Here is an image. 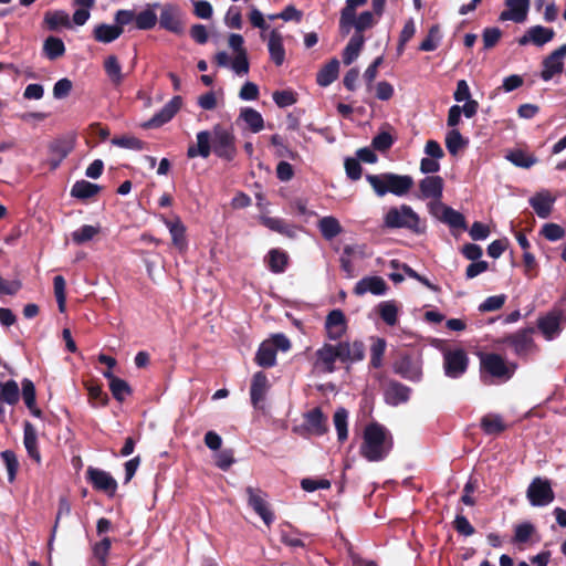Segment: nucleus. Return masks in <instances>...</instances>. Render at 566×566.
Returning a JSON list of instances; mask_svg holds the SVG:
<instances>
[{"label": "nucleus", "instance_id": "1", "mask_svg": "<svg viewBox=\"0 0 566 566\" xmlns=\"http://www.w3.org/2000/svg\"><path fill=\"white\" fill-rule=\"evenodd\" d=\"M197 143L189 145L188 158L207 159L213 154L219 159L231 163L238 156L237 137L231 126L213 125L211 130H200L196 135Z\"/></svg>", "mask_w": 566, "mask_h": 566}, {"label": "nucleus", "instance_id": "2", "mask_svg": "<svg viewBox=\"0 0 566 566\" xmlns=\"http://www.w3.org/2000/svg\"><path fill=\"white\" fill-rule=\"evenodd\" d=\"M394 441L388 430L378 422H371L364 429L360 454L370 462L384 460L392 449Z\"/></svg>", "mask_w": 566, "mask_h": 566}, {"label": "nucleus", "instance_id": "3", "mask_svg": "<svg viewBox=\"0 0 566 566\" xmlns=\"http://www.w3.org/2000/svg\"><path fill=\"white\" fill-rule=\"evenodd\" d=\"M366 180L378 197H384L388 192L402 197L407 195L413 186V179L411 176L397 175L394 172H385L380 175L368 174L366 175Z\"/></svg>", "mask_w": 566, "mask_h": 566}, {"label": "nucleus", "instance_id": "4", "mask_svg": "<svg viewBox=\"0 0 566 566\" xmlns=\"http://www.w3.org/2000/svg\"><path fill=\"white\" fill-rule=\"evenodd\" d=\"M384 222L389 229H407L416 234H422L426 231V224L421 222L420 217L408 205L390 208L384 218Z\"/></svg>", "mask_w": 566, "mask_h": 566}, {"label": "nucleus", "instance_id": "5", "mask_svg": "<svg viewBox=\"0 0 566 566\" xmlns=\"http://www.w3.org/2000/svg\"><path fill=\"white\" fill-rule=\"evenodd\" d=\"M291 347V340L284 334H273L270 338L260 344L255 353L254 361L262 368L274 367L276 365L277 350L286 353Z\"/></svg>", "mask_w": 566, "mask_h": 566}, {"label": "nucleus", "instance_id": "6", "mask_svg": "<svg viewBox=\"0 0 566 566\" xmlns=\"http://www.w3.org/2000/svg\"><path fill=\"white\" fill-rule=\"evenodd\" d=\"M481 378L485 382L484 374L499 379L501 381H507L515 373L516 364H507L505 359L495 353H488L481 355Z\"/></svg>", "mask_w": 566, "mask_h": 566}, {"label": "nucleus", "instance_id": "7", "mask_svg": "<svg viewBox=\"0 0 566 566\" xmlns=\"http://www.w3.org/2000/svg\"><path fill=\"white\" fill-rule=\"evenodd\" d=\"M443 371L448 378L459 379L469 368L470 358L463 348H450L442 352Z\"/></svg>", "mask_w": 566, "mask_h": 566}, {"label": "nucleus", "instance_id": "8", "mask_svg": "<svg viewBox=\"0 0 566 566\" xmlns=\"http://www.w3.org/2000/svg\"><path fill=\"white\" fill-rule=\"evenodd\" d=\"M392 370L403 379L419 382L422 379V359L412 354H401L392 364Z\"/></svg>", "mask_w": 566, "mask_h": 566}, {"label": "nucleus", "instance_id": "9", "mask_svg": "<svg viewBox=\"0 0 566 566\" xmlns=\"http://www.w3.org/2000/svg\"><path fill=\"white\" fill-rule=\"evenodd\" d=\"M526 497L533 506L551 504L555 499L551 481L539 476L534 478L527 488Z\"/></svg>", "mask_w": 566, "mask_h": 566}, {"label": "nucleus", "instance_id": "10", "mask_svg": "<svg viewBox=\"0 0 566 566\" xmlns=\"http://www.w3.org/2000/svg\"><path fill=\"white\" fill-rule=\"evenodd\" d=\"M429 211L432 216L438 218L441 222L448 224L451 229H467V221L464 216L442 202H430Z\"/></svg>", "mask_w": 566, "mask_h": 566}, {"label": "nucleus", "instance_id": "11", "mask_svg": "<svg viewBox=\"0 0 566 566\" xmlns=\"http://www.w3.org/2000/svg\"><path fill=\"white\" fill-rule=\"evenodd\" d=\"M182 106V97L174 96L164 107L157 112L151 118L142 124L145 129L159 128L170 122Z\"/></svg>", "mask_w": 566, "mask_h": 566}, {"label": "nucleus", "instance_id": "12", "mask_svg": "<svg viewBox=\"0 0 566 566\" xmlns=\"http://www.w3.org/2000/svg\"><path fill=\"white\" fill-rule=\"evenodd\" d=\"M534 332V327H525L516 333L504 336L500 343L513 347V350L517 356H525L534 346V340L532 338Z\"/></svg>", "mask_w": 566, "mask_h": 566}, {"label": "nucleus", "instance_id": "13", "mask_svg": "<svg viewBox=\"0 0 566 566\" xmlns=\"http://www.w3.org/2000/svg\"><path fill=\"white\" fill-rule=\"evenodd\" d=\"M86 480L92 484L96 491L106 493L108 496H114L117 490V482L111 473L88 467L86 470Z\"/></svg>", "mask_w": 566, "mask_h": 566}, {"label": "nucleus", "instance_id": "14", "mask_svg": "<svg viewBox=\"0 0 566 566\" xmlns=\"http://www.w3.org/2000/svg\"><path fill=\"white\" fill-rule=\"evenodd\" d=\"M566 56V43L554 50L542 61L541 78L545 82L551 81L555 75L560 74L564 69V57Z\"/></svg>", "mask_w": 566, "mask_h": 566}, {"label": "nucleus", "instance_id": "15", "mask_svg": "<svg viewBox=\"0 0 566 566\" xmlns=\"http://www.w3.org/2000/svg\"><path fill=\"white\" fill-rule=\"evenodd\" d=\"M248 494L249 506L262 518V521L270 526L274 521V514L269 509L265 501V493L261 489L248 486L245 489Z\"/></svg>", "mask_w": 566, "mask_h": 566}, {"label": "nucleus", "instance_id": "16", "mask_svg": "<svg viewBox=\"0 0 566 566\" xmlns=\"http://www.w3.org/2000/svg\"><path fill=\"white\" fill-rule=\"evenodd\" d=\"M564 319V312L560 308H554L537 321V327L544 337L548 340L556 337L560 332V324Z\"/></svg>", "mask_w": 566, "mask_h": 566}, {"label": "nucleus", "instance_id": "17", "mask_svg": "<svg viewBox=\"0 0 566 566\" xmlns=\"http://www.w3.org/2000/svg\"><path fill=\"white\" fill-rule=\"evenodd\" d=\"M326 337L329 340H339L347 332V321L342 310L331 311L324 324Z\"/></svg>", "mask_w": 566, "mask_h": 566}, {"label": "nucleus", "instance_id": "18", "mask_svg": "<svg viewBox=\"0 0 566 566\" xmlns=\"http://www.w3.org/2000/svg\"><path fill=\"white\" fill-rule=\"evenodd\" d=\"M411 388L398 380H388L384 389L385 402L389 406H399L406 403L410 399Z\"/></svg>", "mask_w": 566, "mask_h": 566}, {"label": "nucleus", "instance_id": "19", "mask_svg": "<svg viewBox=\"0 0 566 566\" xmlns=\"http://www.w3.org/2000/svg\"><path fill=\"white\" fill-rule=\"evenodd\" d=\"M444 181L441 176H427L419 181L420 198L432 199V202H441Z\"/></svg>", "mask_w": 566, "mask_h": 566}, {"label": "nucleus", "instance_id": "20", "mask_svg": "<svg viewBox=\"0 0 566 566\" xmlns=\"http://www.w3.org/2000/svg\"><path fill=\"white\" fill-rule=\"evenodd\" d=\"M336 347L339 352V361L343 364H354L365 358V345L361 340L338 342Z\"/></svg>", "mask_w": 566, "mask_h": 566}, {"label": "nucleus", "instance_id": "21", "mask_svg": "<svg viewBox=\"0 0 566 566\" xmlns=\"http://www.w3.org/2000/svg\"><path fill=\"white\" fill-rule=\"evenodd\" d=\"M158 21L159 27L166 31L177 35L184 33V25L179 17L178 8L172 4L163 7Z\"/></svg>", "mask_w": 566, "mask_h": 566}, {"label": "nucleus", "instance_id": "22", "mask_svg": "<svg viewBox=\"0 0 566 566\" xmlns=\"http://www.w3.org/2000/svg\"><path fill=\"white\" fill-rule=\"evenodd\" d=\"M315 366L324 373H334L336 369L335 363L339 360V352L336 345L324 344L315 353Z\"/></svg>", "mask_w": 566, "mask_h": 566}, {"label": "nucleus", "instance_id": "23", "mask_svg": "<svg viewBox=\"0 0 566 566\" xmlns=\"http://www.w3.org/2000/svg\"><path fill=\"white\" fill-rule=\"evenodd\" d=\"M505 6L509 9L501 12L500 21L522 23L526 20L530 0H505Z\"/></svg>", "mask_w": 566, "mask_h": 566}, {"label": "nucleus", "instance_id": "24", "mask_svg": "<svg viewBox=\"0 0 566 566\" xmlns=\"http://www.w3.org/2000/svg\"><path fill=\"white\" fill-rule=\"evenodd\" d=\"M270 388L269 379L263 371H256L251 380L250 398L254 408H259L264 401L266 392Z\"/></svg>", "mask_w": 566, "mask_h": 566}, {"label": "nucleus", "instance_id": "25", "mask_svg": "<svg viewBox=\"0 0 566 566\" xmlns=\"http://www.w3.org/2000/svg\"><path fill=\"white\" fill-rule=\"evenodd\" d=\"M555 36V32L553 29L545 28L542 25L531 27L526 33L520 38L518 43L521 45H525L530 42L537 46H542L547 42L552 41Z\"/></svg>", "mask_w": 566, "mask_h": 566}, {"label": "nucleus", "instance_id": "26", "mask_svg": "<svg viewBox=\"0 0 566 566\" xmlns=\"http://www.w3.org/2000/svg\"><path fill=\"white\" fill-rule=\"evenodd\" d=\"M554 203L555 197H553L548 190L538 191L530 199L531 207L542 219H546L551 216Z\"/></svg>", "mask_w": 566, "mask_h": 566}, {"label": "nucleus", "instance_id": "27", "mask_svg": "<svg viewBox=\"0 0 566 566\" xmlns=\"http://www.w3.org/2000/svg\"><path fill=\"white\" fill-rule=\"evenodd\" d=\"M386 291L387 284L380 276H366L359 280L354 287V293L356 295H364L367 292H370L374 295H382Z\"/></svg>", "mask_w": 566, "mask_h": 566}, {"label": "nucleus", "instance_id": "28", "mask_svg": "<svg viewBox=\"0 0 566 566\" xmlns=\"http://www.w3.org/2000/svg\"><path fill=\"white\" fill-rule=\"evenodd\" d=\"M163 221L169 229L174 247L179 251H184L187 248L188 242L186 238V227L180 218L176 217L174 220H169L163 217Z\"/></svg>", "mask_w": 566, "mask_h": 566}, {"label": "nucleus", "instance_id": "29", "mask_svg": "<svg viewBox=\"0 0 566 566\" xmlns=\"http://www.w3.org/2000/svg\"><path fill=\"white\" fill-rule=\"evenodd\" d=\"M103 376L108 380L109 390L114 399L117 401L123 402L127 396L133 394L129 384L126 380L115 376L112 370L103 371Z\"/></svg>", "mask_w": 566, "mask_h": 566}, {"label": "nucleus", "instance_id": "30", "mask_svg": "<svg viewBox=\"0 0 566 566\" xmlns=\"http://www.w3.org/2000/svg\"><path fill=\"white\" fill-rule=\"evenodd\" d=\"M307 429L316 436H323L327 432V418L319 407H315L304 415Z\"/></svg>", "mask_w": 566, "mask_h": 566}, {"label": "nucleus", "instance_id": "31", "mask_svg": "<svg viewBox=\"0 0 566 566\" xmlns=\"http://www.w3.org/2000/svg\"><path fill=\"white\" fill-rule=\"evenodd\" d=\"M268 49L270 57L276 66H281L285 60L283 36L277 30H272L269 36Z\"/></svg>", "mask_w": 566, "mask_h": 566}, {"label": "nucleus", "instance_id": "32", "mask_svg": "<svg viewBox=\"0 0 566 566\" xmlns=\"http://www.w3.org/2000/svg\"><path fill=\"white\" fill-rule=\"evenodd\" d=\"M261 223L271 231L277 232L287 238H294L296 235L297 228L286 222L284 219L275 217H262Z\"/></svg>", "mask_w": 566, "mask_h": 566}, {"label": "nucleus", "instance_id": "33", "mask_svg": "<svg viewBox=\"0 0 566 566\" xmlns=\"http://www.w3.org/2000/svg\"><path fill=\"white\" fill-rule=\"evenodd\" d=\"M102 190V187L92 184L87 180H77L71 188V197L80 199V200H88L93 197H95L99 191Z\"/></svg>", "mask_w": 566, "mask_h": 566}, {"label": "nucleus", "instance_id": "34", "mask_svg": "<svg viewBox=\"0 0 566 566\" xmlns=\"http://www.w3.org/2000/svg\"><path fill=\"white\" fill-rule=\"evenodd\" d=\"M289 254L281 249H271L266 255L268 268L271 272L283 273L289 265Z\"/></svg>", "mask_w": 566, "mask_h": 566}, {"label": "nucleus", "instance_id": "35", "mask_svg": "<svg viewBox=\"0 0 566 566\" xmlns=\"http://www.w3.org/2000/svg\"><path fill=\"white\" fill-rule=\"evenodd\" d=\"M23 443L27 449L28 455L33 459L36 463L41 462V454L38 449V438L33 426L25 421L24 423V437Z\"/></svg>", "mask_w": 566, "mask_h": 566}, {"label": "nucleus", "instance_id": "36", "mask_svg": "<svg viewBox=\"0 0 566 566\" xmlns=\"http://www.w3.org/2000/svg\"><path fill=\"white\" fill-rule=\"evenodd\" d=\"M338 73L339 62L337 59H332L318 71L316 82L319 86L326 87L338 77Z\"/></svg>", "mask_w": 566, "mask_h": 566}, {"label": "nucleus", "instance_id": "37", "mask_svg": "<svg viewBox=\"0 0 566 566\" xmlns=\"http://www.w3.org/2000/svg\"><path fill=\"white\" fill-rule=\"evenodd\" d=\"M124 32L123 28L111 24H98L94 28L93 35L97 42L111 43Z\"/></svg>", "mask_w": 566, "mask_h": 566}, {"label": "nucleus", "instance_id": "38", "mask_svg": "<svg viewBox=\"0 0 566 566\" xmlns=\"http://www.w3.org/2000/svg\"><path fill=\"white\" fill-rule=\"evenodd\" d=\"M42 52L51 61L57 60L65 54V45L62 39L57 36H48L44 40Z\"/></svg>", "mask_w": 566, "mask_h": 566}, {"label": "nucleus", "instance_id": "39", "mask_svg": "<svg viewBox=\"0 0 566 566\" xmlns=\"http://www.w3.org/2000/svg\"><path fill=\"white\" fill-rule=\"evenodd\" d=\"M365 43L364 35H353L345 49L343 50V62L345 65H350L359 55Z\"/></svg>", "mask_w": 566, "mask_h": 566}, {"label": "nucleus", "instance_id": "40", "mask_svg": "<svg viewBox=\"0 0 566 566\" xmlns=\"http://www.w3.org/2000/svg\"><path fill=\"white\" fill-rule=\"evenodd\" d=\"M88 400L93 407H105L109 402L108 395L103 390L102 385L96 381H87L84 384Z\"/></svg>", "mask_w": 566, "mask_h": 566}, {"label": "nucleus", "instance_id": "41", "mask_svg": "<svg viewBox=\"0 0 566 566\" xmlns=\"http://www.w3.org/2000/svg\"><path fill=\"white\" fill-rule=\"evenodd\" d=\"M103 66L113 85L118 86L123 83L124 74L122 73V66L116 55H108L104 60Z\"/></svg>", "mask_w": 566, "mask_h": 566}, {"label": "nucleus", "instance_id": "42", "mask_svg": "<svg viewBox=\"0 0 566 566\" xmlns=\"http://www.w3.org/2000/svg\"><path fill=\"white\" fill-rule=\"evenodd\" d=\"M318 229L326 240H332L342 233L343 228L339 221L333 216L323 217L318 221Z\"/></svg>", "mask_w": 566, "mask_h": 566}, {"label": "nucleus", "instance_id": "43", "mask_svg": "<svg viewBox=\"0 0 566 566\" xmlns=\"http://www.w3.org/2000/svg\"><path fill=\"white\" fill-rule=\"evenodd\" d=\"M505 158L511 161L514 166L528 169L537 163V157L533 154H528L522 149L511 150Z\"/></svg>", "mask_w": 566, "mask_h": 566}, {"label": "nucleus", "instance_id": "44", "mask_svg": "<svg viewBox=\"0 0 566 566\" xmlns=\"http://www.w3.org/2000/svg\"><path fill=\"white\" fill-rule=\"evenodd\" d=\"M481 429L485 434H500L506 429V424L499 415H486L481 419Z\"/></svg>", "mask_w": 566, "mask_h": 566}, {"label": "nucleus", "instance_id": "45", "mask_svg": "<svg viewBox=\"0 0 566 566\" xmlns=\"http://www.w3.org/2000/svg\"><path fill=\"white\" fill-rule=\"evenodd\" d=\"M0 397L1 400L10 406H14L20 399V389L15 380L11 379L4 382H0Z\"/></svg>", "mask_w": 566, "mask_h": 566}, {"label": "nucleus", "instance_id": "46", "mask_svg": "<svg viewBox=\"0 0 566 566\" xmlns=\"http://www.w3.org/2000/svg\"><path fill=\"white\" fill-rule=\"evenodd\" d=\"M242 118L253 133H259L264 128V120L262 115L251 107L242 108L240 112Z\"/></svg>", "mask_w": 566, "mask_h": 566}, {"label": "nucleus", "instance_id": "47", "mask_svg": "<svg viewBox=\"0 0 566 566\" xmlns=\"http://www.w3.org/2000/svg\"><path fill=\"white\" fill-rule=\"evenodd\" d=\"M99 232V226L84 224L80 229L72 232V240L75 244L81 245L91 241Z\"/></svg>", "mask_w": 566, "mask_h": 566}, {"label": "nucleus", "instance_id": "48", "mask_svg": "<svg viewBox=\"0 0 566 566\" xmlns=\"http://www.w3.org/2000/svg\"><path fill=\"white\" fill-rule=\"evenodd\" d=\"M44 22L50 30L54 31L59 27H70V17L62 10L46 11Z\"/></svg>", "mask_w": 566, "mask_h": 566}, {"label": "nucleus", "instance_id": "49", "mask_svg": "<svg viewBox=\"0 0 566 566\" xmlns=\"http://www.w3.org/2000/svg\"><path fill=\"white\" fill-rule=\"evenodd\" d=\"M380 318L389 326L396 325L398 321V307L394 301L381 302L378 305Z\"/></svg>", "mask_w": 566, "mask_h": 566}, {"label": "nucleus", "instance_id": "50", "mask_svg": "<svg viewBox=\"0 0 566 566\" xmlns=\"http://www.w3.org/2000/svg\"><path fill=\"white\" fill-rule=\"evenodd\" d=\"M158 21L156 12L148 6L145 10L136 14L135 23L138 30H151Z\"/></svg>", "mask_w": 566, "mask_h": 566}, {"label": "nucleus", "instance_id": "51", "mask_svg": "<svg viewBox=\"0 0 566 566\" xmlns=\"http://www.w3.org/2000/svg\"><path fill=\"white\" fill-rule=\"evenodd\" d=\"M348 412L345 408H338L334 413V424L337 431L338 441L344 442L348 437L347 429Z\"/></svg>", "mask_w": 566, "mask_h": 566}, {"label": "nucleus", "instance_id": "52", "mask_svg": "<svg viewBox=\"0 0 566 566\" xmlns=\"http://www.w3.org/2000/svg\"><path fill=\"white\" fill-rule=\"evenodd\" d=\"M467 144L468 140L463 138L458 129L453 128L447 133L446 147L452 156H455Z\"/></svg>", "mask_w": 566, "mask_h": 566}, {"label": "nucleus", "instance_id": "53", "mask_svg": "<svg viewBox=\"0 0 566 566\" xmlns=\"http://www.w3.org/2000/svg\"><path fill=\"white\" fill-rule=\"evenodd\" d=\"M271 145H273L276 148L275 155L277 157L289 158V159H292V160H295L296 158H298L297 151L292 150L284 143V138L281 135H279V134H274V135L271 136Z\"/></svg>", "mask_w": 566, "mask_h": 566}, {"label": "nucleus", "instance_id": "54", "mask_svg": "<svg viewBox=\"0 0 566 566\" xmlns=\"http://www.w3.org/2000/svg\"><path fill=\"white\" fill-rule=\"evenodd\" d=\"M376 24V20L374 18V13L370 11H364L358 17L355 14L354 29L355 33L353 35H364V31L373 28Z\"/></svg>", "mask_w": 566, "mask_h": 566}, {"label": "nucleus", "instance_id": "55", "mask_svg": "<svg viewBox=\"0 0 566 566\" xmlns=\"http://www.w3.org/2000/svg\"><path fill=\"white\" fill-rule=\"evenodd\" d=\"M0 457L3 460L8 471V481L10 483L14 482L19 470V461L15 453L11 450H4L0 453Z\"/></svg>", "mask_w": 566, "mask_h": 566}, {"label": "nucleus", "instance_id": "56", "mask_svg": "<svg viewBox=\"0 0 566 566\" xmlns=\"http://www.w3.org/2000/svg\"><path fill=\"white\" fill-rule=\"evenodd\" d=\"M73 140L62 138L53 140L49 145V150L53 156L64 159L73 150Z\"/></svg>", "mask_w": 566, "mask_h": 566}, {"label": "nucleus", "instance_id": "57", "mask_svg": "<svg viewBox=\"0 0 566 566\" xmlns=\"http://www.w3.org/2000/svg\"><path fill=\"white\" fill-rule=\"evenodd\" d=\"M385 350H386V340L384 338H377L370 348V366L373 368L381 367Z\"/></svg>", "mask_w": 566, "mask_h": 566}, {"label": "nucleus", "instance_id": "58", "mask_svg": "<svg viewBox=\"0 0 566 566\" xmlns=\"http://www.w3.org/2000/svg\"><path fill=\"white\" fill-rule=\"evenodd\" d=\"M505 301V294L489 296L479 305V311L482 313L497 311L503 307Z\"/></svg>", "mask_w": 566, "mask_h": 566}, {"label": "nucleus", "instance_id": "59", "mask_svg": "<svg viewBox=\"0 0 566 566\" xmlns=\"http://www.w3.org/2000/svg\"><path fill=\"white\" fill-rule=\"evenodd\" d=\"M65 286H66V283L62 275L54 276V279H53L54 295H55L60 312L65 311V302H66Z\"/></svg>", "mask_w": 566, "mask_h": 566}, {"label": "nucleus", "instance_id": "60", "mask_svg": "<svg viewBox=\"0 0 566 566\" xmlns=\"http://www.w3.org/2000/svg\"><path fill=\"white\" fill-rule=\"evenodd\" d=\"M534 532H535V527L533 524H531L528 522L518 524L515 527L513 542L516 544L526 543V542H528L531 536L534 534Z\"/></svg>", "mask_w": 566, "mask_h": 566}, {"label": "nucleus", "instance_id": "61", "mask_svg": "<svg viewBox=\"0 0 566 566\" xmlns=\"http://www.w3.org/2000/svg\"><path fill=\"white\" fill-rule=\"evenodd\" d=\"M394 142L392 136L388 132H381L373 138L371 146L378 151L386 153L391 148Z\"/></svg>", "mask_w": 566, "mask_h": 566}, {"label": "nucleus", "instance_id": "62", "mask_svg": "<svg viewBox=\"0 0 566 566\" xmlns=\"http://www.w3.org/2000/svg\"><path fill=\"white\" fill-rule=\"evenodd\" d=\"M112 541L109 537H103L99 542H97L93 547L94 556L102 563L106 564L107 557L111 551Z\"/></svg>", "mask_w": 566, "mask_h": 566}, {"label": "nucleus", "instance_id": "63", "mask_svg": "<svg viewBox=\"0 0 566 566\" xmlns=\"http://www.w3.org/2000/svg\"><path fill=\"white\" fill-rule=\"evenodd\" d=\"M541 233L548 241H557L565 237V229L557 223H545Z\"/></svg>", "mask_w": 566, "mask_h": 566}, {"label": "nucleus", "instance_id": "64", "mask_svg": "<svg viewBox=\"0 0 566 566\" xmlns=\"http://www.w3.org/2000/svg\"><path fill=\"white\" fill-rule=\"evenodd\" d=\"M273 101L279 107H287L297 102L296 94L290 90L275 91Z\"/></svg>", "mask_w": 566, "mask_h": 566}]
</instances>
